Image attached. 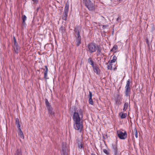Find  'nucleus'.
I'll return each mask as SVG.
<instances>
[{"mask_svg":"<svg viewBox=\"0 0 155 155\" xmlns=\"http://www.w3.org/2000/svg\"><path fill=\"white\" fill-rule=\"evenodd\" d=\"M83 111L81 109L75 110L73 115V120L74 127L75 130H81L83 127Z\"/></svg>","mask_w":155,"mask_h":155,"instance_id":"nucleus-1","label":"nucleus"},{"mask_svg":"<svg viewBox=\"0 0 155 155\" xmlns=\"http://www.w3.org/2000/svg\"><path fill=\"white\" fill-rule=\"evenodd\" d=\"M85 6L89 10H93L95 9L94 5L90 0H84Z\"/></svg>","mask_w":155,"mask_h":155,"instance_id":"nucleus-2","label":"nucleus"},{"mask_svg":"<svg viewBox=\"0 0 155 155\" xmlns=\"http://www.w3.org/2000/svg\"><path fill=\"white\" fill-rule=\"evenodd\" d=\"M75 35L76 39V45L78 46L81 43V37L80 35V32L78 28H75L74 29Z\"/></svg>","mask_w":155,"mask_h":155,"instance_id":"nucleus-3","label":"nucleus"},{"mask_svg":"<svg viewBox=\"0 0 155 155\" xmlns=\"http://www.w3.org/2000/svg\"><path fill=\"white\" fill-rule=\"evenodd\" d=\"M130 81L129 79L127 81V84L125 87V91L124 92L125 95L127 97L129 96L130 93Z\"/></svg>","mask_w":155,"mask_h":155,"instance_id":"nucleus-4","label":"nucleus"},{"mask_svg":"<svg viewBox=\"0 0 155 155\" xmlns=\"http://www.w3.org/2000/svg\"><path fill=\"white\" fill-rule=\"evenodd\" d=\"M69 5L68 2H67L66 4L64 15L62 17V19L64 20H67L68 13V11Z\"/></svg>","mask_w":155,"mask_h":155,"instance_id":"nucleus-5","label":"nucleus"},{"mask_svg":"<svg viewBox=\"0 0 155 155\" xmlns=\"http://www.w3.org/2000/svg\"><path fill=\"white\" fill-rule=\"evenodd\" d=\"M87 48L88 51L90 53H93L96 51V46L93 43L89 44Z\"/></svg>","mask_w":155,"mask_h":155,"instance_id":"nucleus-6","label":"nucleus"},{"mask_svg":"<svg viewBox=\"0 0 155 155\" xmlns=\"http://www.w3.org/2000/svg\"><path fill=\"white\" fill-rule=\"evenodd\" d=\"M117 134L119 138L121 139H125L127 137V134L126 131L123 132L120 131H117Z\"/></svg>","mask_w":155,"mask_h":155,"instance_id":"nucleus-7","label":"nucleus"},{"mask_svg":"<svg viewBox=\"0 0 155 155\" xmlns=\"http://www.w3.org/2000/svg\"><path fill=\"white\" fill-rule=\"evenodd\" d=\"M77 143L78 145V150H79L82 151L84 150V143L82 140H77Z\"/></svg>","mask_w":155,"mask_h":155,"instance_id":"nucleus-8","label":"nucleus"},{"mask_svg":"<svg viewBox=\"0 0 155 155\" xmlns=\"http://www.w3.org/2000/svg\"><path fill=\"white\" fill-rule=\"evenodd\" d=\"M67 148L66 147V144L65 143H62V151L64 154L66 153L67 150Z\"/></svg>","mask_w":155,"mask_h":155,"instance_id":"nucleus-9","label":"nucleus"},{"mask_svg":"<svg viewBox=\"0 0 155 155\" xmlns=\"http://www.w3.org/2000/svg\"><path fill=\"white\" fill-rule=\"evenodd\" d=\"M88 62L89 63L92 65L93 68H95L96 67V64H94V61L92 60L91 58H88Z\"/></svg>","mask_w":155,"mask_h":155,"instance_id":"nucleus-10","label":"nucleus"},{"mask_svg":"<svg viewBox=\"0 0 155 155\" xmlns=\"http://www.w3.org/2000/svg\"><path fill=\"white\" fill-rule=\"evenodd\" d=\"M45 101L46 107L48 108V110H50V109H51L52 108L51 105L48 102V100L46 99L45 100Z\"/></svg>","mask_w":155,"mask_h":155,"instance_id":"nucleus-11","label":"nucleus"},{"mask_svg":"<svg viewBox=\"0 0 155 155\" xmlns=\"http://www.w3.org/2000/svg\"><path fill=\"white\" fill-rule=\"evenodd\" d=\"M49 111V114L50 116H54V112L53 111L52 108L50 109V110H48Z\"/></svg>","mask_w":155,"mask_h":155,"instance_id":"nucleus-12","label":"nucleus"},{"mask_svg":"<svg viewBox=\"0 0 155 155\" xmlns=\"http://www.w3.org/2000/svg\"><path fill=\"white\" fill-rule=\"evenodd\" d=\"M13 48L15 52L16 53H18V45H14Z\"/></svg>","mask_w":155,"mask_h":155,"instance_id":"nucleus-13","label":"nucleus"},{"mask_svg":"<svg viewBox=\"0 0 155 155\" xmlns=\"http://www.w3.org/2000/svg\"><path fill=\"white\" fill-rule=\"evenodd\" d=\"M18 130L19 131V132L18 133V135L19 136L22 138H24V136L23 134V133L22 132V131L20 129V128H19L18 129Z\"/></svg>","mask_w":155,"mask_h":155,"instance_id":"nucleus-14","label":"nucleus"},{"mask_svg":"<svg viewBox=\"0 0 155 155\" xmlns=\"http://www.w3.org/2000/svg\"><path fill=\"white\" fill-rule=\"evenodd\" d=\"M15 123L17 125V127L18 129L20 128V125L19 124V121L18 119L17 118L15 119Z\"/></svg>","mask_w":155,"mask_h":155,"instance_id":"nucleus-15","label":"nucleus"},{"mask_svg":"<svg viewBox=\"0 0 155 155\" xmlns=\"http://www.w3.org/2000/svg\"><path fill=\"white\" fill-rule=\"evenodd\" d=\"M97 52L98 53V54H100L101 52V49L100 47L99 46H97L96 48V47Z\"/></svg>","mask_w":155,"mask_h":155,"instance_id":"nucleus-16","label":"nucleus"},{"mask_svg":"<svg viewBox=\"0 0 155 155\" xmlns=\"http://www.w3.org/2000/svg\"><path fill=\"white\" fill-rule=\"evenodd\" d=\"M15 155H22L21 150L20 149H18Z\"/></svg>","mask_w":155,"mask_h":155,"instance_id":"nucleus-17","label":"nucleus"},{"mask_svg":"<svg viewBox=\"0 0 155 155\" xmlns=\"http://www.w3.org/2000/svg\"><path fill=\"white\" fill-rule=\"evenodd\" d=\"M117 59V57L115 56H114L113 57V59L111 60L110 63L115 62L116 61Z\"/></svg>","mask_w":155,"mask_h":155,"instance_id":"nucleus-18","label":"nucleus"},{"mask_svg":"<svg viewBox=\"0 0 155 155\" xmlns=\"http://www.w3.org/2000/svg\"><path fill=\"white\" fill-rule=\"evenodd\" d=\"M128 103H126L124 104V109L123 110H126L127 109L128 107Z\"/></svg>","mask_w":155,"mask_h":155,"instance_id":"nucleus-19","label":"nucleus"},{"mask_svg":"<svg viewBox=\"0 0 155 155\" xmlns=\"http://www.w3.org/2000/svg\"><path fill=\"white\" fill-rule=\"evenodd\" d=\"M94 71L97 74H98L100 72L99 68H94Z\"/></svg>","mask_w":155,"mask_h":155,"instance_id":"nucleus-20","label":"nucleus"},{"mask_svg":"<svg viewBox=\"0 0 155 155\" xmlns=\"http://www.w3.org/2000/svg\"><path fill=\"white\" fill-rule=\"evenodd\" d=\"M48 72V68H46V70L45 71V74H44V78L46 79H47L48 78H47V76Z\"/></svg>","mask_w":155,"mask_h":155,"instance_id":"nucleus-21","label":"nucleus"},{"mask_svg":"<svg viewBox=\"0 0 155 155\" xmlns=\"http://www.w3.org/2000/svg\"><path fill=\"white\" fill-rule=\"evenodd\" d=\"M22 18L23 20V22L24 24H25V21L26 19V17L25 15H23L22 17Z\"/></svg>","mask_w":155,"mask_h":155,"instance_id":"nucleus-22","label":"nucleus"},{"mask_svg":"<svg viewBox=\"0 0 155 155\" xmlns=\"http://www.w3.org/2000/svg\"><path fill=\"white\" fill-rule=\"evenodd\" d=\"M133 133H134L135 137L136 138H137V137H138V136H137V130H136V128L134 129V131L133 132Z\"/></svg>","mask_w":155,"mask_h":155,"instance_id":"nucleus-23","label":"nucleus"},{"mask_svg":"<svg viewBox=\"0 0 155 155\" xmlns=\"http://www.w3.org/2000/svg\"><path fill=\"white\" fill-rule=\"evenodd\" d=\"M127 115V114L126 113L122 114L121 116V118H125Z\"/></svg>","mask_w":155,"mask_h":155,"instance_id":"nucleus-24","label":"nucleus"},{"mask_svg":"<svg viewBox=\"0 0 155 155\" xmlns=\"http://www.w3.org/2000/svg\"><path fill=\"white\" fill-rule=\"evenodd\" d=\"M103 151L104 153H105L107 155L109 154V152L106 149H104Z\"/></svg>","mask_w":155,"mask_h":155,"instance_id":"nucleus-25","label":"nucleus"},{"mask_svg":"<svg viewBox=\"0 0 155 155\" xmlns=\"http://www.w3.org/2000/svg\"><path fill=\"white\" fill-rule=\"evenodd\" d=\"M13 40H14V45H18V44L16 41V39L15 37H13Z\"/></svg>","mask_w":155,"mask_h":155,"instance_id":"nucleus-26","label":"nucleus"},{"mask_svg":"<svg viewBox=\"0 0 155 155\" xmlns=\"http://www.w3.org/2000/svg\"><path fill=\"white\" fill-rule=\"evenodd\" d=\"M89 103L91 105H93V102L92 99H89Z\"/></svg>","mask_w":155,"mask_h":155,"instance_id":"nucleus-27","label":"nucleus"},{"mask_svg":"<svg viewBox=\"0 0 155 155\" xmlns=\"http://www.w3.org/2000/svg\"><path fill=\"white\" fill-rule=\"evenodd\" d=\"M89 99H92V93L91 92L89 91Z\"/></svg>","mask_w":155,"mask_h":155,"instance_id":"nucleus-28","label":"nucleus"},{"mask_svg":"<svg viewBox=\"0 0 155 155\" xmlns=\"http://www.w3.org/2000/svg\"><path fill=\"white\" fill-rule=\"evenodd\" d=\"M117 46H114L113 47V48L111 50V51H112V50H116L117 49Z\"/></svg>","mask_w":155,"mask_h":155,"instance_id":"nucleus-29","label":"nucleus"},{"mask_svg":"<svg viewBox=\"0 0 155 155\" xmlns=\"http://www.w3.org/2000/svg\"><path fill=\"white\" fill-rule=\"evenodd\" d=\"M121 0H114V1L115 2L118 3L120 2Z\"/></svg>","mask_w":155,"mask_h":155,"instance_id":"nucleus-30","label":"nucleus"},{"mask_svg":"<svg viewBox=\"0 0 155 155\" xmlns=\"http://www.w3.org/2000/svg\"><path fill=\"white\" fill-rule=\"evenodd\" d=\"M108 26V25H103L102 26V28L104 29H105L106 28H107V27Z\"/></svg>","mask_w":155,"mask_h":155,"instance_id":"nucleus-31","label":"nucleus"},{"mask_svg":"<svg viewBox=\"0 0 155 155\" xmlns=\"http://www.w3.org/2000/svg\"><path fill=\"white\" fill-rule=\"evenodd\" d=\"M60 30H61L62 31H63V30L64 29H63V27L62 26L61 27V28H60Z\"/></svg>","mask_w":155,"mask_h":155,"instance_id":"nucleus-32","label":"nucleus"},{"mask_svg":"<svg viewBox=\"0 0 155 155\" xmlns=\"http://www.w3.org/2000/svg\"><path fill=\"white\" fill-rule=\"evenodd\" d=\"M147 44L148 45H149V43H148V40L147 39Z\"/></svg>","mask_w":155,"mask_h":155,"instance_id":"nucleus-33","label":"nucleus"},{"mask_svg":"<svg viewBox=\"0 0 155 155\" xmlns=\"http://www.w3.org/2000/svg\"><path fill=\"white\" fill-rule=\"evenodd\" d=\"M34 2H37L38 1L37 0H32Z\"/></svg>","mask_w":155,"mask_h":155,"instance_id":"nucleus-34","label":"nucleus"},{"mask_svg":"<svg viewBox=\"0 0 155 155\" xmlns=\"http://www.w3.org/2000/svg\"><path fill=\"white\" fill-rule=\"evenodd\" d=\"M91 155H95L94 154H92Z\"/></svg>","mask_w":155,"mask_h":155,"instance_id":"nucleus-35","label":"nucleus"},{"mask_svg":"<svg viewBox=\"0 0 155 155\" xmlns=\"http://www.w3.org/2000/svg\"><path fill=\"white\" fill-rule=\"evenodd\" d=\"M45 68H47V67L46 66H45Z\"/></svg>","mask_w":155,"mask_h":155,"instance_id":"nucleus-36","label":"nucleus"},{"mask_svg":"<svg viewBox=\"0 0 155 155\" xmlns=\"http://www.w3.org/2000/svg\"><path fill=\"white\" fill-rule=\"evenodd\" d=\"M115 69H116V68H114V70H115Z\"/></svg>","mask_w":155,"mask_h":155,"instance_id":"nucleus-37","label":"nucleus"}]
</instances>
